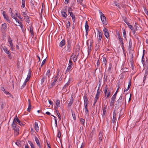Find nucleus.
Listing matches in <instances>:
<instances>
[{
	"label": "nucleus",
	"instance_id": "18",
	"mask_svg": "<svg viewBox=\"0 0 148 148\" xmlns=\"http://www.w3.org/2000/svg\"><path fill=\"white\" fill-rule=\"evenodd\" d=\"M70 16L71 17L73 21V23H75L76 21V17H75V15L73 14V13H71L69 14Z\"/></svg>",
	"mask_w": 148,
	"mask_h": 148
},
{
	"label": "nucleus",
	"instance_id": "31",
	"mask_svg": "<svg viewBox=\"0 0 148 148\" xmlns=\"http://www.w3.org/2000/svg\"><path fill=\"white\" fill-rule=\"evenodd\" d=\"M70 82V79H69L67 83L64 85V86L63 87V89H65V88H66L69 85V84Z\"/></svg>",
	"mask_w": 148,
	"mask_h": 148
},
{
	"label": "nucleus",
	"instance_id": "29",
	"mask_svg": "<svg viewBox=\"0 0 148 148\" xmlns=\"http://www.w3.org/2000/svg\"><path fill=\"white\" fill-rule=\"evenodd\" d=\"M28 102H29V106L28 108L27 109V111L29 112H30L31 109V103L30 100V99L28 100Z\"/></svg>",
	"mask_w": 148,
	"mask_h": 148
},
{
	"label": "nucleus",
	"instance_id": "60",
	"mask_svg": "<svg viewBox=\"0 0 148 148\" xmlns=\"http://www.w3.org/2000/svg\"><path fill=\"white\" fill-rule=\"evenodd\" d=\"M131 81H130L129 82V83H128V87H127L128 89H129V88H130V87L131 86Z\"/></svg>",
	"mask_w": 148,
	"mask_h": 148
},
{
	"label": "nucleus",
	"instance_id": "35",
	"mask_svg": "<svg viewBox=\"0 0 148 148\" xmlns=\"http://www.w3.org/2000/svg\"><path fill=\"white\" fill-rule=\"evenodd\" d=\"M56 106L55 107L56 109H57L58 107L60 106V101L59 100H57L56 102Z\"/></svg>",
	"mask_w": 148,
	"mask_h": 148
},
{
	"label": "nucleus",
	"instance_id": "28",
	"mask_svg": "<svg viewBox=\"0 0 148 148\" xmlns=\"http://www.w3.org/2000/svg\"><path fill=\"white\" fill-rule=\"evenodd\" d=\"M51 75V73H50V69H48L47 71V73H46L45 75V77H47V78L49 77L50 75Z\"/></svg>",
	"mask_w": 148,
	"mask_h": 148
},
{
	"label": "nucleus",
	"instance_id": "43",
	"mask_svg": "<svg viewBox=\"0 0 148 148\" xmlns=\"http://www.w3.org/2000/svg\"><path fill=\"white\" fill-rule=\"evenodd\" d=\"M144 53H143V56L142 57V59H141V62L142 63V64L144 65V62L145 61V58H144Z\"/></svg>",
	"mask_w": 148,
	"mask_h": 148
},
{
	"label": "nucleus",
	"instance_id": "9",
	"mask_svg": "<svg viewBox=\"0 0 148 148\" xmlns=\"http://www.w3.org/2000/svg\"><path fill=\"white\" fill-rule=\"evenodd\" d=\"M22 13L21 14L24 17H27V8H25L24 9L22 8V10H21Z\"/></svg>",
	"mask_w": 148,
	"mask_h": 148
},
{
	"label": "nucleus",
	"instance_id": "40",
	"mask_svg": "<svg viewBox=\"0 0 148 148\" xmlns=\"http://www.w3.org/2000/svg\"><path fill=\"white\" fill-rule=\"evenodd\" d=\"M22 5L21 7V8H25V0H22Z\"/></svg>",
	"mask_w": 148,
	"mask_h": 148
},
{
	"label": "nucleus",
	"instance_id": "58",
	"mask_svg": "<svg viewBox=\"0 0 148 148\" xmlns=\"http://www.w3.org/2000/svg\"><path fill=\"white\" fill-rule=\"evenodd\" d=\"M114 101H112V100L110 101V106H112L114 105Z\"/></svg>",
	"mask_w": 148,
	"mask_h": 148
},
{
	"label": "nucleus",
	"instance_id": "26",
	"mask_svg": "<svg viewBox=\"0 0 148 148\" xmlns=\"http://www.w3.org/2000/svg\"><path fill=\"white\" fill-rule=\"evenodd\" d=\"M47 77L44 76L41 80V84H42L45 81L46 82H47Z\"/></svg>",
	"mask_w": 148,
	"mask_h": 148
},
{
	"label": "nucleus",
	"instance_id": "44",
	"mask_svg": "<svg viewBox=\"0 0 148 148\" xmlns=\"http://www.w3.org/2000/svg\"><path fill=\"white\" fill-rule=\"evenodd\" d=\"M57 136L59 138V139H60V138L61 137V132L60 130H58V134H57Z\"/></svg>",
	"mask_w": 148,
	"mask_h": 148
},
{
	"label": "nucleus",
	"instance_id": "64",
	"mask_svg": "<svg viewBox=\"0 0 148 148\" xmlns=\"http://www.w3.org/2000/svg\"><path fill=\"white\" fill-rule=\"evenodd\" d=\"M57 114L58 116V117L59 119H61L60 115L58 112L57 113Z\"/></svg>",
	"mask_w": 148,
	"mask_h": 148
},
{
	"label": "nucleus",
	"instance_id": "46",
	"mask_svg": "<svg viewBox=\"0 0 148 148\" xmlns=\"http://www.w3.org/2000/svg\"><path fill=\"white\" fill-rule=\"evenodd\" d=\"M106 113V108H104L103 110V114H102L103 117H104Z\"/></svg>",
	"mask_w": 148,
	"mask_h": 148
},
{
	"label": "nucleus",
	"instance_id": "10",
	"mask_svg": "<svg viewBox=\"0 0 148 148\" xmlns=\"http://www.w3.org/2000/svg\"><path fill=\"white\" fill-rule=\"evenodd\" d=\"M103 31L104 32V34L106 38H108L109 37V34L108 29L105 27H104Z\"/></svg>",
	"mask_w": 148,
	"mask_h": 148
},
{
	"label": "nucleus",
	"instance_id": "48",
	"mask_svg": "<svg viewBox=\"0 0 148 148\" xmlns=\"http://www.w3.org/2000/svg\"><path fill=\"white\" fill-rule=\"evenodd\" d=\"M80 122L83 125H84L85 123V119H82L80 118Z\"/></svg>",
	"mask_w": 148,
	"mask_h": 148
},
{
	"label": "nucleus",
	"instance_id": "13",
	"mask_svg": "<svg viewBox=\"0 0 148 148\" xmlns=\"http://www.w3.org/2000/svg\"><path fill=\"white\" fill-rule=\"evenodd\" d=\"M34 128L37 132H38L39 127L38 125V123L37 122H35L34 123Z\"/></svg>",
	"mask_w": 148,
	"mask_h": 148
},
{
	"label": "nucleus",
	"instance_id": "8",
	"mask_svg": "<svg viewBox=\"0 0 148 148\" xmlns=\"http://www.w3.org/2000/svg\"><path fill=\"white\" fill-rule=\"evenodd\" d=\"M72 64L73 62L72 61L70 60L69 61V63L68 64L67 69L66 71V73H67L71 71V69L72 66Z\"/></svg>",
	"mask_w": 148,
	"mask_h": 148
},
{
	"label": "nucleus",
	"instance_id": "17",
	"mask_svg": "<svg viewBox=\"0 0 148 148\" xmlns=\"http://www.w3.org/2000/svg\"><path fill=\"white\" fill-rule=\"evenodd\" d=\"M16 123V121L15 119L14 118L13 122L11 124L12 127L13 128L18 126L17 125Z\"/></svg>",
	"mask_w": 148,
	"mask_h": 148
},
{
	"label": "nucleus",
	"instance_id": "34",
	"mask_svg": "<svg viewBox=\"0 0 148 148\" xmlns=\"http://www.w3.org/2000/svg\"><path fill=\"white\" fill-rule=\"evenodd\" d=\"M4 19L7 21L9 23H10L11 22V21L10 20V19L8 15H6L5 16H4Z\"/></svg>",
	"mask_w": 148,
	"mask_h": 148
},
{
	"label": "nucleus",
	"instance_id": "1",
	"mask_svg": "<svg viewBox=\"0 0 148 148\" xmlns=\"http://www.w3.org/2000/svg\"><path fill=\"white\" fill-rule=\"evenodd\" d=\"M112 90V88H108L107 86L106 85L105 89L103 90L104 93L105 94V96H106V98L109 97L111 95V91Z\"/></svg>",
	"mask_w": 148,
	"mask_h": 148
},
{
	"label": "nucleus",
	"instance_id": "11",
	"mask_svg": "<svg viewBox=\"0 0 148 148\" xmlns=\"http://www.w3.org/2000/svg\"><path fill=\"white\" fill-rule=\"evenodd\" d=\"M135 27L136 31H138L139 32L142 30V28L138 25L135 23Z\"/></svg>",
	"mask_w": 148,
	"mask_h": 148
},
{
	"label": "nucleus",
	"instance_id": "41",
	"mask_svg": "<svg viewBox=\"0 0 148 148\" xmlns=\"http://www.w3.org/2000/svg\"><path fill=\"white\" fill-rule=\"evenodd\" d=\"M84 104H88V100L86 96L84 97Z\"/></svg>",
	"mask_w": 148,
	"mask_h": 148
},
{
	"label": "nucleus",
	"instance_id": "33",
	"mask_svg": "<svg viewBox=\"0 0 148 148\" xmlns=\"http://www.w3.org/2000/svg\"><path fill=\"white\" fill-rule=\"evenodd\" d=\"M116 113L115 112L114 110L113 114V119H112V122L113 123H114L115 122V120H116Z\"/></svg>",
	"mask_w": 148,
	"mask_h": 148
},
{
	"label": "nucleus",
	"instance_id": "51",
	"mask_svg": "<svg viewBox=\"0 0 148 148\" xmlns=\"http://www.w3.org/2000/svg\"><path fill=\"white\" fill-rule=\"evenodd\" d=\"M73 10V9L71 7H69L68 8V13L69 14H71V13H73L72 12V11Z\"/></svg>",
	"mask_w": 148,
	"mask_h": 148
},
{
	"label": "nucleus",
	"instance_id": "14",
	"mask_svg": "<svg viewBox=\"0 0 148 148\" xmlns=\"http://www.w3.org/2000/svg\"><path fill=\"white\" fill-rule=\"evenodd\" d=\"M88 104H84V106L85 112V115H86L88 116L89 111L87 108Z\"/></svg>",
	"mask_w": 148,
	"mask_h": 148
},
{
	"label": "nucleus",
	"instance_id": "56",
	"mask_svg": "<svg viewBox=\"0 0 148 148\" xmlns=\"http://www.w3.org/2000/svg\"><path fill=\"white\" fill-rule=\"evenodd\" d=\"M31 76V72L30 71H29L28 73V75H27V77L30 78Z\"/></svg>",
	"mask_w": 148,
	"mask_h": 148
},
{
	"label": "nucleus",
	"instance_id": "4",
	"mask_svg": "<svg viewBox=\"0 0 148 148\" xmlns=\"http://www.w3.org/2000/svg\"><path fill=\"white\" fill-rule=\"evenodd\" d=\"M8 42L10 44L9 46L10 47L12 51L14 50V45L12 43V40L10 36L8 37Z\"/></svg>",
	"mask_w": 148,
	"mask_h": 148
},
{
	"label": "nucleus",
	"instance_id": "3",
	"mask_svg": "<svg viewBox=\"0 0 148 148\" xmlns=\"http://www.w3.org/2000/svg\"><path fill=\"white\" fill-rule=\"evenodd\" d=\"M99 12L101 21L102 22L103 24L104 25H106L107 23L106 17L103 14L101 11L99 10Z\"/></svg>",
	"mask_w": 148,
	"mask_h": 148
},
{
	"label": "nucleus",
	"instance_id": "19",
	"mask_svg": "<svg viewBox=\"0 0 148 148\" xmlns=\"http://www.w3.org/2000/svg\"><path fill=\"white\" fill-rule=\"evenodd\" d=\"M73 95H72L71 96L70 100L69 102L68 106H71L72 104H73Z\"/></svg>",
	"mask_w": 148,
	"mask_h": 148
},
{
	"label": "nucleus",
	"instance_id": "27",
	"mask_svg": "<svg viewBox=\"0 0 148 148\" xmlns=\"http://www.w3.org/2000/svg\"><path fill=\"white\" fill-rule=\"evenodd\" d=\"M107 63V62L106 58L104 57H103L102 64L104 65V66L106 67V66Z\"/></svg>",
	"mask_w": 148,
	"mask_h": 148
},
{
	"label": "nucleus",
	"instance_id": "47",
	"mask_svg": "<svg viewBox=\"0 0 148 148\" xmlns=\"http://www.w3.org/2000/svg\"><path fill=\"white\" fill-rule=\"evenodd\" d=\"M123 37L125 38L126 37V32L125 29H123Z\"/></svg>",
	"mask_w": 148,
	"mask_h": 148
},
{
	"label": "nucleus",
	"instance_id": "22",
	"mask_svg": "<svg viewBox=\"0 0 148 148\" xmlns=\"http://www.w3.org/2000/svg\"><path fill=\"white\" fill-rule=\"evenodd\" d=\"M58 78L57 77H55L53 79V82L51 83V85L52 86H54L55 85L56 82L57 81Z\"/></svg>",
	"mask_w": 148,
	"mask_h": 148
},
{
	"label": "nucleus",
	"instance_id": "49",
	"mask_svg": "<svg viewBox=\"0 0 148 148\" xmlns=\"http://www.w3.org/2000/svg\"><path fill=\"white\" fill-rule=\"evenodd\" d=\"M28 143L31 146V148H35L34 145L31 141H28Z\"/></svg>",
	"mask_w": 148,
	"mask_h": 148
},
{
	"label": "nucleus",
	"instance_id": "23",
	"mask_svg": "<svg viewBox=\"0 0 148 148\" xmlns=\"http://www.w3.org/2000/svg\"><path fill=\"white\" fill-rule=\"evenodd\" d=\"M134 52L133 51H132L131 52H130V61L131 62H133L134 60V56L133 52Z\"/></svg>",
	"mask_w": 148,
	"mask_h": 148
},
{
	"label": "nucleus",
	"instance_id": "52",
	"mask_svg": "<svg viewBox=\"0 0 148 148\" xmlns=\"http://www.w3.org/2000/svg\"><path fill=\"white\" fill-rule=\"evenodd\" d=\"M99 98H97V97H95V99H94V103L93 104V106H95V103H96L97 101V99H98Z\"/></svg>",
	"mask_w": 148,
	"mask_h": 148
},
{
	"label": "nucleus",
	"instance_id": "59",
	"mask_svg": "<svg viewBox=\"0 0 148 148\" xmlns=\"http://www.w3.org/2000/svg\"><path fill=\"white\" fill-rule=\"evenodd\" d=\"M16 144L18 147H21V145L19 142H16Z\"/></svg>",
	"mask_w": 148,
	"mask_h": 148
},
{
	"label": "nucleus",
	"instance_id": "21",
	"mask_svg": "<svg viewBox=\"0 0 148 148\" xmlns=\"http://www.w3.org/2000/svg\"><path fill=\"white\" fill-rule=\"evenodd\" d=\"M128 27L130 28L132 31V33L133 34H134L136 33V31L134 29V28L133 27V26L131 25H128Z\"/></svg>",
	"mask_w": 148,
	"mask_h": 148
},
{
	"label": "nucleus",
	"instance_id": "57",
	"mask_svg": "<svg viewBox=\"0 0 148 148\" xmlns=\"http://www.w3.org/2000/svg\"><path fill=\"white\" fill-rule=\"evenodd\" d=\"M70 26V23L69 21H68L66 24V27L68 28Z\"/></svg>",
	"mask_w": 148,
	"mask_h": 148
},
{
	"label": "nucleus",
	"instance_id": "45",
	"mask_svg": "<svg viewBox=\"0 0 148 148\" xmlns=\"http://www.w3.org/2000/svg\"><path fill=\"white\" fill-rule=\"evenodd\" d=\"M116 94H114L113 96L112 97L111 100L115 101L116 97Z\"/></svg>",
	"mask_w": 148,
	"mask_h": 148
},
{
	"label": "nucleus",
	"instance_id": "30",
	"mask_svg": "<svg viewBox=\"0 0 148 148\" xmlns=\"http://www.w3.org/2000/svg\"><path fill=\"white\" fill-rule=\"evenodd\" d=\"M148 74V71H146L145 72V73L144 74V76L143 78V83H144V84H145V81L147 76Z\"/></svg>",
	"mask_w": 148,
	"mask_h": 148
},
{
	"label": "nucleus",
	"instance_id": "6",
	"mask_svg": "<svg viewBox=\"0 0 148 148\" xmlns=\"http://www.w3.org/2000/svg\"><path fill=\"white\" fill-rule=\"evenodd\" d=\"M3 49L4 51V52L7 54L8 56V58L10 59H11L12 58V56L11 55V53L9 51V50L6 47H4L3 48Z\"/></svg>",
	"mask_w": 148,
	"mask_h": 148
},
{
	"label": "nucleus",
	"instance_id": "63",
	"mask_svg": "<svg viewBox=\"0 0 148 148\" xmlns=\"http://www.w3.org/2000/svg\"><path fill=\"white\" fill-rule=\"evenodd\" d=\"M11 16L14 19L16 17L15 16V15L14 14H13V13H12L11 14Z\"/></svg>",
	"mask_w": 148,
	"mask_h": 148
},
{
	"label": "nucleus",
	"instance_id": "5",
	"mask_svg": "<svg viewBox=\"0 0 148 148\" xmlns=\"http://www.w3.org/2000/svg\"><path fill=\"white\" fill-rule=\"evenodd\" d=\"M67 45L66 47V51L67 52H70L71 50V42L70 39L68 40L67 41Z\"/></svg>",
	"mask_w": 148,
	"mask_h": 148
},
{
	"label": "nucleus",
	"instance_id": "62",
	"mask_svg": "<svg viewBox=\"0 0 148 148\" xmlns=\"http://www.w3.org/2000/svg\"><path fill=\"white\" fill-rule=\"evenodd\" d=\"M100 65V62L99 60H98L97 61V66H99Z\"/></svg>",
	"mask_w": 148,
	"mask_h": 148
},
{
	"label": "nucleus",
	"instance_id": "12",
	"mask_svg": "<svg viewBox=\"0 0 148 148\" xmlns=\"http://www.w3.org/2000/svg\"><path fill=\"white\" fill-rule=\"evenodd\" d=\"M103 34L101 31H98L97 34V38L99 41H101Z\"/></svg>",
	"mask_w": 148,
	"mask_h": 148
},
{
	"label": "nucleus",
	"instance_id": "50",
	"mask_svg": "<svg viewBox=\"0 0 148 148\" xmlns=\"http://www.w3.org/2000/svg\"><path fill=\"white\" fill-rule=\"evenodd\" d=\"M14 118L15 119L16 123L17 122L18 123H20L21 121L18 118L17 116H16Z\"/></svg>",
	"mask_w": 148,
	"mask_h": 148
},
{
	"label": "nucleus",
	"instance_id": "38",
	"mask_svg": "<svg viewBox=\"0 0 148 148\" xmlns=\"http://www.w3.org/2000/svg\"><path fill=\"white\" fill-rule=\"evenodd\" d=\"M7 27V24L5 23H4L2 24L1 25V28L5 30Z\"/></svg>",
	"mask_w": 148,
	"mask_h": 148
},
{
	"label": "nucleus",
	"instance_id": "39",
	"mask_svg": "<svg viewBox=\"0 0 148 148\" xmlns=\"http://www.w3.org/2000/svg\"><path fill=\"white\" fill-rule=\"evenodd\" d=\"M89 26L88 25L87 22V21H86V23H85V27L86 29V31H88L89 30Z\"/></svg>",
	"mask_w": 148,
	"mask_h": 148
},
{
	"label": "nucleus",
	"instance_id": "25",
	"mask_svg": "<svg viewBox=\"0 0 148 148\" xmlns=\"http://www.w3.org/2000/svg\"><path fill=\"white\" fill-rule=\"evenodd\" d=\"M92 41H90V45H88V53H90L91 51L92 45Z\"/></svg>",
	"mask_w": 148,
	"mask_h": 148
},
{
	"label": "nucleus",
	"instance_id": "32",
	"mask_svg": "<svg viewBox=\"0 0 148 148\" xmlns=\"http://www.w3.org/2000/svg\"><path fill=\"white\" fill-rule=\"evenodd\" d=\"M30 32L31 35L32 36H34V32L33 30V27L32 25H30L29 27Z\"/></svg>",
	"mask_w": 148,
	"mask_h": 148
},
{
	"label": "nucleus",
	"instance_id": "54",
	"mask_svg": "<svg viewBox=\"0 0 148 148\" xmlns=\"http://www.w3.org/2000/svg\"><path fill=\"white\" fill-rule=\"evenodd\" d=\"M77 57L75 55L73 57V60L74 62H75L77 60Z\"/></svg>",
	"mask_w": 148,
	"mask_h": 148
},
{
	"label": "nucleus",
	"instance_id": "61",
	"mask_svg": "<svg viewBox=\"0 0 148 148\" xmlns=\"http://www.w3.org/2000/svg\"><path fill=\"white\" fill-rule=\"evenodd\" d=\"M124 22L126 23V24L128 25H128H130V23H129L126 20H125Z\"/></svg>",
	"mask_w": 148,
	"mask_h": 148
},
{
	"label": "nucleus",
	"instance_id": "24",
	"mask_svg": "<svg viewBox=\"0 0 148 148\" xmlns=\"http://www.w3.org/2000/svg\"><path fill=\"white\" fill-rule=\"evenodd\" d=\"M103 132H100L99 135V138L100 141H101L102 140Z\"/></svg>",
	"mask_w": 148,
	"mask_h": 148
},
{
	"label": "nucleus",
	"instance_id": "15",
	"mask_svg": "<svg viewBox=\"0 0 148 148\" xmlns=\"http://www.w3.org/2000/svg\"><path fill=\"white\" fill-rule=\"evenodd\" d=\"M35 140L38 146L40 148H42L40 142V141L37 137L35 136Z\"/></svg>",
	"mask_w": 148,
	"mask_h": 148
},
{
	"label": "nucleus",
	"instance_id": "37",
	"mask_svg": "<svg viewBox=\"0 0 148 148\" xmlns=\"http://www.w3.org/2000/svg\"><path fill=\"white\" fill-rule=\"evenodd\" d=\"M132 41L131 39H130L129 42V45L128 46V49L129 50H132Z\"/></svg>",
	"mask_w": 148,
	"mask_h": 148
},
{
	"label": "nucleus",
	"instance_id": "42",
	"mask_svg": "<svg viewBox=\"0 0 148 148\" xmlns=\"http://www.w3.org/2000/svg\"><path fill=\"white\" fill-rule=\"evenodd\" d=\"M112 65L111 64H109V66L108 67V71L109 73H112V70H111V68H112Z\"/></svg>",
	"mask_w": 148,
	"mask_h": 148
},
{
	"label": "nucleus",
	"instance_id": "2",
	"mask_svg": "<svg viewBox=\"0 0 148 148\" xmlns=\"http://www.w3.org/2000/svg\"><path fill=\"white\" fill-rule=\"evenodd\" d=\"M99 12L101 21L102 22L103 24L104 25H106L107 23L106 17L103 14L101 11L99 10Z\"/></svg>",
	"mask_w": 148,
	"mask_h": 148
},
{
	"label": "nucleus",
	"instance_id": "20",
	"mask_svg": "<svg viewBox=\"0 0 148 148\" xmlns=\"http://www.w3.org/2000/svg\"><path fill=\"white\" fill-rule=\"evenodd\" d=\"M65 41L64 39H63L60 42L59 46L62 47L65 45Z\"/></svg>",
	"mask_w": 148,
	"mask_h": 148
},
{
	"label": "nucleus",
	"instance_id": "55",
	"mask_svg": "<svg viewBox=\"0 0 148 148\" xmlns=\"http://www.w3.org/2000/svg\"><path fill=\"white\" fill-rule=\"evenodd\" d=\"M46 58L42 62V64L41 65V67L43 65L45 64V63L46 62Z\"/></svg>",
	"mask_w": 148,
	"mask_h": 148
},
{
	"label": "nucleus",
	"instance_id": "36",
	"mask_svg": "<svg viewBox=\"0 0 148 148\" xmlns=\"http://www.w3.org/2000/svg\"><path fill=\"white\" fill-rule=\"evenodd\" d=\"M122 109L121 108L120 109H119V112H118V113H119V119L120 118L121 116L123 114V113L122 112Z\"/></svg>",
	"mask_w": 148,
	"mask_h": 148
},
{
	"label": "nucleus",
	"instance_id": "7",
	"mask_svg": "<svg viewBox=\"0 0 148 148\" xmlns=\"http://www.w3.org/2000/svg\"><path fill=\"white\" fill-rule=\"evenodd\" d=\"M19 127L18 126L12 128L13 130H14V134L15 136H17L19 134Z\"/></svg>",
	"mask_w": 148,
	"mask_h": 148
},
{
	"label": "nucleus",
	"instance_id": "16",
	"mask_svg": "<svg viewBox=\"0 0 148 148\" xmlns=\"http://www.w3.org/2000/svg\"><path fill=\"white\" fill-rule=\"evenodd\" d=\"M66 10L64 9L63 10H62L61 12V14L63 17L65 18H66L67 16Z\"/></svg>",
	"mask_w": 148,
	"mask_h": 148
},
{
	"label": "nucleus",
	"instance_id": "53",
	"mask_svg": "<svg viewBox=\"0 0 148 148\" xmlns=\"http://www.w3.org/2000/svg\"><path fill=\"white\" fill-rule=\"evenodd\" d=\"M54 119H55V127H57V118L55 117V116H53Z\"/></svg>",
	"mask_w": 148,
	"mask_h": 148
}]
</instances>
